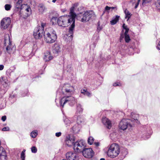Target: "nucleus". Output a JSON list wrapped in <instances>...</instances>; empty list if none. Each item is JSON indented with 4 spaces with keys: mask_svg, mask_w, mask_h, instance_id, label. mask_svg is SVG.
Returning <instances> with one entry per match:
<instances>
[{
    "mask_svg": "<svg viewBox=\"0 0 160 160\" xmlns=\"http://www.w3.org/2000/svg\"><path fill=\"white\" fill-rule=\"evenodd\" d=\"M137 116V115L135 113L132 112L130 115V117L132 118L131 119L125 118L122 119L119 124V128L123 130H124L127 128L129 129L132 127L135 122H137L138 121Z\"/></svg>",
    "mask_w": 160,
    "mask_h": 160,
    "instance_id": "nucleus-1",
    "label": "nucleus"
},
{
    "mask_svg": "<svg viewBox=\"0 0 160 160\" xmlns=\"http://www.w3.org/2000/svg\"><path fill=\"white\" fill-rule=\"evenodd\" d=\"M22 0H18L15 7L17 10L19 11V14L21 17L26 18L31 13L30 7L27 4H22Z\"/></svg>",
    "mask_w": 160,
    "mask_h": 160,
    "instance_id": "nucleus-2",
    "label": "nucleus"
},
{
    "mask_svg": "<svg viewBox=\"0 0 160 160\" xmlns=\"http://www.w3.org/2000/svg\"><path fill=\"white\" fill-rule=\"evenodd\" d=\"M95 17V14L92 10L87 11L78 14L77 15V19L82 22H85L89 21L92 17Z\"/></svg>",
    "mask_w": 160,
    "mask_h": 160,
    "instance_id": "nucleus-3",
    "label": "nucleus"
},
{
    "mask_svg": "<svg viewBox=\"0 0 160 160\" xmlns=\"http://www.w3.org/2000/svg\"><path fill=\"white\" fill-rule=\"evenodd\" d=\"M120 153V148L119 145L116 143H113L109 147L107 154L109 157L114 158L117 157Z\"/></svg>",
    "mask_w": 160,
    "mask_h": 160,
    "instance_id": "nucleus-4",
    "label": "nucleus"
},
{
    "mask_svg": "<svg viewBox=\"0 0 160 160\" xmlns=\"http://www.w3.org/2000/svg\"><path fill=\"white\" fill-rule=\"evenodd\" d=\"M46 23L42 22L41 26H38L34 29L33 31V36L37 39L42 37L44 32V28L46 27Z\"/></svg>",
    "mask_w": 160,
    "mask_h": 160,
    "instance_id": "nucleus-5",
    "label": "nucleus"
},
{
    "mask_svg": "<svg viewBox=\"0 0 160 160\" xmlns=\"http://www.w3.org/2000/svg\"><path fill=\"white\" fill-rule=\"evenodd\" d=\"M43 35H44V40L47 43H52L54 42L57 39V35L54 30H53L50 32H48L46 34L44 33Z\"/></svg>",
    "mask_w": 160,
    "mask_h": 160,
    "instance_id": "nucleus-6",
    "label": "nucleus"
},
{
    "mask_svg": "<svg viewBox=\"0 0 160 160\" xmlns=\"http://www.w3.org/2000/svg\"><path fill=\"white\" fill-rule=\"evenodd\" d=\"M74 7H72L70 8V15H67L70 18L71 20L72 24L69 28V32L71 34L70 36H72L73 34V30L75 27V18L77 17L76 14L74 12Z\"/></svg>",
    "mask_w": 160,
    "mask_h": 160,
    "instance_id": "nucleus-7",
    "label": "nucleus"
},
{
    "mask_svg": "<svg viewBox=\"0 0 160 160\" xmlns=\"http://www.w3.org/2000/svg\"><path fill=\"white\" fill-rule=\"evenodd\" d=\"M70 18L67 16H62L58 19L57 23L59 26L63 27L68 26L72 22Z\"/></svg>",
    "mask_w": 160,
    "mask_h": 160,
    "instance_id": "nucleus-8",
    "label": "nucleus"
},
{
    "mask_svg": "<svg viewBox=\"0 0 160 160\" xmlns=\"http://www.w3.org/2000/svg\"><path fill=\"white\" fill-rule=\"evenodd\" d=\"M75 102V98L72 96L63 97L60 101V106L62 108L63 107L64 105L66 103H68L70 106H72Z\"/></svg>",
    "mask_w": 160,
    "mask_h": 160,
    "instance_id": "nucleus-9",
    "label": "nucleus"
},
{
    "mask_svg": "<svg viewBox=\"0 0 160 160\" xmlns=\"http://www.w3.org/2000/svg\"><path fill=\"white\" fill-rule=\"evenodd\" d=\"M73 148L75 152H82L85 148V143L83 140L77 141L72 145Z\"/></svg>",
    "mask_w": 160,
    "mask_h": 160,
    "instance_id": "nucleus-10",
    "label": "nucleus"
},
{
    "mask_svg": "<svg viewBox=\"0 0 160 160\" xmlns=\"http://www.w3.org/2000/svg\"><path fill=\"white\" fill-rule=\"evenodd\" d=\"M10 26V18L5 17L1 21L0 27L2 30L7 29Z\"/></svg>",
    "mask_w": 160,
    "mask_h": 160,
    "instance_id": "nucleus-11",
    "label": "nucleus"
},
{
    "mask_svg": "<svg viewBox=\"0 0 160 160\" xmlns=\"http://www.w3.org/2000/svg\"><path fill=\"white\" fill-rule=\"evenodd\" d=\"M83 155L86 158H91L94 155V152L91 148H85L82 152Z\"/></svg>",
    "mask_w": 160,
    "mask_h": 160,
    "instance_id": "nucleus-12",
    "label": "nucleus"
},
{
    "mask_svg": "<svg viewBox=\"0 0 160 160\" xmlns=\"http://www.w3.org/2000/svg\"><path fill=\"white\" fill-rule=\"evenodd\" d=\"M75 137L72 135H68L66 137L65 143L69 147H71L74 143Z\"/></svg>",
    "mask_w": 160,
    "mask_h": 160,
    "instance_id": "nucleus-13",
    "label": "nucleus"
},
{
    "mask_svg": "<svg viewBox=\"0 0 160 160\" xmlns=\"http://www.w3.org/2000/svg\"><path fill=\"white\" fill-rule=\"evenodd\" d=\"M67 160H78V157L75 152H68L66 155Z\"/></svg>",
    "mask_w": 160,
    "mask_h": 160,
    "instance_id": "nucleus-14",
    "label": "nucleus"
},
{
    "mask_svg": "<svg viewBox=\"0 0 160 160\" xmlns=\"http://www.w3.org/2000/svg\"><path fill=\"white\" fill-rule=\"evenodd\" d=\"M4 46L6 47V51L8 53H9V51L10 49V37L8 34H5L4 38Z\"/></svg>",
    "mask_w": 160,
    "mask_h": 160,
    "instance_id": "nucleus-15",
    "label": "nucleus"
},
{
    "mask_svg": "<svg viewBox=\"0 0 160 160\" xmlns=\"http://www.w3.org/2000/svg\"><path fill=\"white\" fill-rule=\"evenodd\" d=\"M73 119L74 122L76 121L77 124H80L84 122V119L83 117L82 116L79 115H75L73 117Z\"/></svg>",
    "mask_w": 160,
    "mask_h": 160,
    "instance_id": "nucleus-16",
    "label": "nucleus"
},
{
    "mask_svg": "<svg viewBox=\"0 0 160 160\" xmlns=\"http://www.w3.org/2000/svg\"><path fill=\"white\" fill-rule=\"evenodd\" d=\"M53 57L51 55L50 52L47 51L44 53L43 59L45 62H48L53 59Z\"/></svg>",
    "mask_w": 160,
    "mask_h": 160,
    "instance_id": "nucleus-17",
    "label": "nucleus"
},
{
    "mask_svg": "<svg viewBox=\"0 0 160 160\" xmlns=\"http://www.w3.org/2000/svg\"><path fill=\"white\" fill-rule=\"evenodd\" d=\"M102 123L106 126L107 128L110 129L111 128V122L108 118L105 117H103L102 118Z\"/></svg>",
    "mask_w": 160,
    "mask_h": 160,
    "instance_id": "nucleus-18",
    "label": "nucleus"
},
{
    "mask_svg": "<svg viewBox=\"0 0 160 160\" xmlns=\"http://www.w3.org/2000/svg\"><path fill=\"white\" fill-rule=\"evenodd\" d=\"M61 51V48L59 44L55 43L52 47V51L54 54H58Z\"/></svg>",
    "mask_w": 160,
    "mask_h": 160,
    "instance_id": "nucleus-19",
    "label": "nucleus"
},
{
    "mask_svg": "<svg viewBox=\"0 0 160 160\" xmlns=\"http://www.w3.org/2000/svg\"><path fill=\"white\" fill-rule=\"evenodd\" d=\"M63 121L67 127L70 126V125L74 122L73 119V117L72 118H68L66 117L63 118Z\"/></svg>",
    "mask_w": 160,
    "mask_h": 160,
    "instance_id": "nucleus-20",
    "label": "nucleus"
},
{
    "mask_svg": "<svg viewBox=\"0 0 160 160\" xmlns=\"http://www.w3.org/2000/svg\"><path fill=\"white\" fill-rule=\"evenodd\" d=\"M38 8V12L40 14H43L47 9L44 5L42 3L39 4Z\"/></svg>",
    "mask_w": 160,
    "mask_h": 160,
    "instance_id": "nucleus-21",
    "label": "nucleus"
},
{
    "mask_svg": "<svg viewBox=\"0 0 160 160\" xmlns=\"http://www.w3.org/2000/svg\"><path fill=\"white\" fill-rule=\"evenodd\" d=\"M81 127L80 124H78L76 123L73 126L72 128V130L73 133H77L79 132Z\"/></svg>",
    "mask_w": 160,
    "mask_h": 160,
    "instance_id": "nucleus-22",
    "label": "nucleus"
},
{
    "mask_svg": "<svg viewBox=\"0 0 160 160\" xmlns=\"http://www.w3.org/2000/svg\"><path fill=\"white\" fill-rule=\"evenodd\" d=\"M63 88H65L64 90L67 93L71 92L73 89V87L68 84H65Z\"/></svg>",
    "mask_w": 160,
    "mask_h": 160,
    "instance_id": "nucleus-23",
    "label": "nucleus"
},
{
    "mask_svg": "<svg viewBox=\"0 0 160 160\" xmlns=\"http://www.w3.org/2000/svg\"><path fill=\"white\" fill-rule=\"evenodd\" d=\"M83 109L82 105L80 103L77 104V110L75 115H78L82 113L83 112Z\"/></svg>",
    "mask_w": 160,
    "mask_h": 160,
    "instance_id": "nucleus-24",
    "label": "nucleus"
},
{
    "mask_svg": "<svg viewBox=\"0 0 160 160\" xmlns=\"http://www.w3.org/2000/svg\"><path fill=\"white\" fill-rule=\"evenodd\" d=\"M8 157L4 149L0 152V160H7Z\"/></svg>",
    "mask_w": 160,
    "mask_h": 160,
    "instance_id": "nucleus-25",
    "label": "nucleus"
},
{
    "mask_svg": "<svg viewBox=\"0 0 160 160\" xmlns=\"http://www.w3.org/2000/svg\"><path fill=\"white\" fill-rule=\"evenodd\" d=\"M81 93L88 97H90L92 96V93L88 92L87 89H82L81 90Z\"/></svg>",
    "mask_w": 160,
    "mask_h": 160,
    "instance_id": "nucleus-26",
    "label": "nucleus"
},
{
    "mask_svg": "<svg viewBox=\"0 0 160 160\" xmlns=\"http://www.w3.org/2000/svg\"><path fill=\"white\" fill-rule=\"evenodd\" d=\"M120 16L118 15L116 16L115 17L113 18L112 19L110 23L112 25H114L116 24L119 20Z\"/></svg>",
    "mask_w": 160,
    "mask_h": 160,
    "instance_id": "nucleus-27",
    "label": "nucleus"
},
{
    "mask_svg": "<svg viewBox=\"0 0 160 160\" xmlns=\"http://www.w3.org/2000/svg\"><path fill=\"white\" fill-rule=\"evenodd\" d=\"M124 12L125 14V18H127V21L130 19L131 17L132 14L131 13L128 11L127 9L124 11Z\"/></svg>",
    "mask_w": 160,
    "mask_h": 160,
    "instance_id": "nucleus-28",
    "label": "nucleus"
},
{
    "mask_svg": "<svg viewBox=\"0 0 160 160\" xmlns=\"http://www.w3.org/2000/svg\"><path fill=\"white\" fill-rule=\"evenodd\" d=\"M121 153L122 155L125 157L126 155L128 154V150L126 148H123L121 149Z\"/></svg>",
    "mask_w": 160,
    "mask_h": 160,
    "instance_id": "nucleus-29",
    "label": "nucleus"
},
{
    "mask_svg": "<svg viewBox=\"0 0 160 160\" xmlns=\"http://www.w3.org/2000/svg\"><path fill=\"white\" fill-rule=\"evenodd\" d=\"M38 135V132L37 130H33L30 133V136L33 138H35Z\"/></svg>",
    "mask_w": 160,
    "mask_h": 160,
    "instance_id": "nucleus-30",
    "label": "nucleus"
},
{
    "mask_svg": "<svg viewBox=\"0 0 160 160\" xmlns=\"http://www.w3.org/2000/svg\"><path fill=\"white\" fill-rule=\"evenodd\" d=\"M94 139V138L91 136H90L88 137V143L89 145H92L93 143Z\"/></svg>",
    "mask_w": 160,
    "mask_h": 160,
    "instance_id": "nucleus-31",
    "label": "nucleus"
},
{
    "mask_svg": "<svg viewBox=\"0 0 160 160\" xmlns=\"http://www.w3.org/2000/svg\"><path fill=\"white\" fill-rule=\"evenodd\" d=\"M57 18L56 17H52L51 19V22H52V24H54L57 22Z\"/></svg>",
    "mask_w": 160,
    "mask_h": 160,
    "instance_id": "nucleus-32",
    "label": "nucleus"
},
{
    "mask_svg": "<svg viewBox=\"0 0 160 160\" xmlns=\"http://www.w3.org/2000/svg\"><path fill=\"white\" fill-rule=\"evenodd\" d=\"M26 150L24 149L21 152L20 156V158L22 160H25V152Z\"/></svg>",
    "mask_w": 160,
    "mask_h": 160,
    "instance_id": "nucleus-33",
    "label": "nucleus"
},
{
    "mask_svg": "<svg viewBox=\"0 0 160 160\" xmlns=\"http://www.w3.org/2000/svg\"><path fill=\"white\" fill-rule=\"evenodd\" d=\"M124 35L125 37L124 38L125 42L127 43L129 42L131 40V39L128 34H124Z\"/></svg>",
    "mask_w": 160,
    "mask_h": 160,
    "instance_id": "nucleus-34",
    "label": "nucleus"
},
{
    "mask_svg": "<svg viewBox=\"0 0 160 160\" xmlns=\"http://www.w3.org/2000/svg\"><path fill=\"white\" fill-rule=\"evenodd\" d=\"M116 9V10H117V7H109L108 6H107L105 7V8L104 10L105 11H108L109 10H110V9L111 10V11H112L113 10Z\"/></svg>",
    "mask_w": 160,
    "mask_h": 160,
    "instance_id": "nucleus-35",
    "label": "nucleus"
},
{
    "mask_svg": "<svg viewBox=\"0 0 160 160\" xmlns=\"http://www.w3.org/2000/svg\"><path fill=\"white\" fill-rule=\"evenodd\" d=\"M16 51V47L14 45H12L11 43V53H14Z\"/></svg>",
    "mask_w": 160,
    "mask_h": 160,
    "instance_id": "nucleus-36",
    "label": "nucleus"
},
{
    "mask_svg": "<svg viewBox=\"0 0 160 160\" xmlns=\"http://www.w3.org/2000/svg\"><path fill=\"white\" fill-rule=\"evenodd\" d=\"M31 152L33 153H36L37 152V149L35 146H32L31 148Z\"/></svg>",
    "mask_w": 160,
    "mask_h": 160,
    "instance_id": "nucleus-37",
    "label": "nucleus"
},
{
    "mask_svg": "<svg viewBox=\"0 0 160 160\" xmlns=\"http://www.w3.org/2000/svg\"><path fill=\"white\" fill-rule=\"evenodd\" d=\"M13 92H12V94H11V98H13V102H14L16 100V98L17 96V94L15 93L13 94Z\"/></svg>",
    "mask_w": 160,
    "mask_h": 160,
    "instance_id": "nucleus-38",
    "label": "nucleus"
},
{
    "mask_svg": "<svg viewBox=\"0 0 160 160\" xmlns=\"http://www.w3.org/2000/svg\"><path fill=\"white\" fill-rule=\"evenodd\" d=\"M28 90L27 89H26L25 91L24 92H21V96L22 97H25L28 95Z\"/></svg>",
    "mask_w": 160,
    "mask_h": 160,
    "instance_id": "nucleus-39",
    "label": "nucleus"
},
{
    "mask_svg": "<svg viewBox=\"0 0 160 160\" xmlns=\"http://www.w3.org/2000/svg\"><path fill=\"white\" fill-rule=\"evenodd\" d=\"M121 83L119 82H115L113 84V85L114 87L120 86H121Z\"/></svg>",
    "mask_w": 160,
    "mask_h": 160,
    "instance_id": "nucleus-40",
    "label": "nucleus"
},
{
    "mask_svg": "<svg viewBox=\"0 0 160 160\" xmlns=\"http://www.w3.org/2000/svg\"><path fill=\"white\" fill-rule=\"evenodd\" d=\"M156 5L157 8L160 10V0H157L156 2Z\"/></svg>",
    "mask_w": 160,
    "mask_h": 160,
    "instance_id": "nucleus-41",
    "label": "nucleus"
},
{
    "mask_svg": "<svg viewBox=\"0 0 160 160\" xmlns=\"http://www.w3.org/2000/svg\"><path fill=\"white\" fill-rule=\"evenodd\" d=\"M5 8L7 11L10 10V4H6L5 6Z\"/></svg>",
    "mask_w": 160,
    "mask_h": 160,
    "instance_id": "nucleus-42",
    "label": "nucleus"
},
{
    "mask_svg": "<svg viewBox=\"0 0 160 160\" xmlns=\"http://www.w3.org/2000/svg\"><path fill=\"white\" fill-rule=\"evenodd\" d=\"M152 0H143L142 5H144L145 4L149 3L151 2Z\"/></svg>",
    "mask_w": 160,
    "mask_h": 160,
    "instance_id": "nucleus-43",
    "label": "nucleus"
},
{
    "mask_svg": "<svg viewBox=\"0 0 160 160\" xmlns=\"http://www.w3.org/2000/svg\"><path fill=\"white\" fill-rule=\"evenodd\" d=\"M71 65H68L67 66V71L68 72H70L71 70Z\"/></svg>",
    "mask_w": 160,
    "mask_h": 160,
    "instance_id": "nucleus-44",
    "label": "nucleus"
},
{
    "mask_svg": "<svg viewBox=\"0 0 160 160\" xmlns=\"http://www.w3.org/2000/svg\"><path fill=\"white\" fill-rule=\"evenodd\" d=\"M157 42H158V46H157V48L160 50V39L158 40L157 41Z\"/></svg>",
    "mask_w": 160,
    "mask_h": 160,
    "instance_id": "nucleus-45",
    "label": "nucleus"
},
{
    "mask_svg": "<svg viewBox=\"0 0 160 160\" xmlns=\"http://www.w3.org/2000/svg\"><path fill=\"white\" fill-rule=\"evenodd\" d=\"M9 130V128L8 127H4L2 129V131H8Z\"/></svg>",
    "mask_w": 160,
    "mask_h": 160,
    "instance_id": "nucleus-46",
    "label": "nucleus"
},
{
    "mask_svg": "<svg viewBox=\"0 0 160 160\" xmlns=\"http://www.w3.org/2000/svg\"><path fill=\"white\" fill-rule=\"evenodd\" d=\"M61 134L62 133L61 132H57L56 133L55 136L57 137H59L61 135Z\"/></svg>",
    "mask_w": 160,
    "mask_h": 160,
    "instance_id": "nucleus-47",
    "label": "nucleus"
},
{
    "mask_svg": "<svg viewBox=\"0 0 160 160\" xmlns=\"http://www.w3.org/2000/svg\"><path fill=\"white\" fill-rule=\"evenodd\" d=\"M6 116L5 115L2 117L1 118V119L2 121L4 122L6 119Z\"/></svg>",
    "mask_w": 160,
    "mask_h": 160,
    "instance_id": "nucleus-48",
    "label": "nucleus"
},
{
    "mask_svg": "<svg viewBox=\"0 0 160 160\" xmlns=\"http://www.w3.org/2000/svg\"><path fill=\"white\" fill-rule=\"evenodd\" d=\"M122 28L123 29H126L128 28L127 26L125 24L123 23L122 25Z\"/></svg>",
    "mask_w": 160,
    "mask_h": 160,
    "instance_id": "nucleus-49",
    "label": "nucleus"
},
{
    "mask_svg": "<svg viewBox=\"0 0 160 160\" xmlns=\"http://www.w3.org/2000/svg\"><path fill=\"white\" fill-rule=\"evenodd\" d=\"M125 31L124 32V34H128V32L129 30V28H128L126 29H125Z\"/></svg>",
    "mask_w": 160,
    "mask_h": 160,
    "instance_id": "nucleus-50",
    "label": "nucleus"
},
{
    "mask_svg": "<svg viewBox=\"0 0 160 160\" xmlns=\"http://www.w3.org/2000/svg\"><path fill=\"white\" fill-rule=\"evenodd\" d=\"M11 68H12V69H11V70H12V72H13V70H15L16 69V67L15 66H13L12 67H11Z\"/></svg>",
    "mask_w": 160,
    "mask_h": 160,
    "instance_id": "nucleus-51",
    "label": "nucleus"
},
{
    "mask_svg": "<svg viewBox=\"0 0 160 160\" xmlns=\"http://www.w3.org/2000/svg\"><path fill=\"white\" fill-rule=\"evenodd\" d=\"M94 144L97 147H98L99 145V143L98 142H95Z\"/></svg>",
    "mask_w": 160,
    "mask_h": 160,
    "instance_id": "nucleus-52",
    "label": "nucleus"
},
{
    "mask_svg": "<svg viewBox=\"0 0 160 160\" xmlns=\"http://www.w3.org/2000/svg\"><path fill=\"white\" fill-rule=\"evenodd\" d=\"M4 68V66L2 65H0V70H2Z\"/></svg>",
    "mask_w": 160,
    "mask_h": 160,
    "instance_id": "nucleus-53",
    "label": "nucleus"
},
{
    "mask_svg": "<svg viewBox=\"0 0 160 160\" xmlns=\"http://www.w3.org/2000/svg\"><path fill=\"white\" fill-rule=\"evenodd\" d=\"M101 29V28H100V26L99 27L98 26V28H97V31L99 32Z\"/></svg>",
    "mask_w": 160,
    "mask_h": 160,
    "instance_id": "nucleus-54",
    "label": "nucleus"
},
{
    "mask_svg": "<svg viewBox=\"0 0 160 160\" xmlns=\"http://www.w3.org/2000/svg\"><path fill=\"white\" fill-rule=\"evenodd\" d=\"M78 5V3H74L73 4V6L72 7H74V8L75 7H77Z\"/></svg>",
    "mask_w": 160,
    "mask_h": 160,
    "instance_id": "nucleus-55",
    "label": "nucleus"
},
{
    "mask_svg": "<svg viewBox=\"0 0 160 160\" xmlns=\"http://www.w3.org/2000/svg\"><path fill=\"white\" fill-rule=\"evenodd\" d=\"M139 3H137L136 4V5H135V8H137V7H138V5H139Z\"/></svg>",
    "mask_w": 160,
    "mask_h": 160,
    "instance_id": "nucleus-56",
    "label": "nucleus"
},
{
    "mask_svg": "<svg viewBox=\"0 0 160 160\" xmlns=\"http://www.w3.org/2000/svg\"><path fill=\"white\" fill-rule=\"evenodd\" d=\"M123 38V35L122 34H121L120 35V40H121Z\"/></svg>",
    "mask_w": 160,
    "mask_h": 160,
    "instance_id": "nucleus-57",
    "label": "nucleus"
},
{
    "mask_svg": "<svg viewBox=\"0 0 160 160\" xmlns=\"http://www.w3.org/2000/svg\"><path fill=\"white\" fill-rule=\"evenodd\" d=\"M29 54H30V53H29L28 54V55L26 56H25V57L26 58V60H28V59L30 58V57L28 58V56L29 55Z\"/></svg>",
    "mask_w": 160,
    "mask_h": 160,
    "instance_id": "nucleus-58",
    "label": "nucleus"
},
{
    "mask_svg": "<svg viewBox=\"0 0 160 160\" xmlns=\"http://www.w3.org/2000/svg\"><path fill=\"white\" fill-rule=\"evenodd\" d=\"M47 66V65L46 64H44L43 65V67L44 68V69H45L46 68Z\"/></svg>",
    "mask_w": 160,
    "mask_h": 160,
    "instance_id": "nucleus-59",
    "label": "nucleus"
},
{
    "mask_svg": "<svg viewBox=\"0 0 160 160\" xmlns=\"http://www.w3.org/2000/svg\"><path fill=\"white\" fill-rule=\"evenodd\" d=\"M57 0H53L52 2L53 3H55Z\"/></svg>",
    "mask_w": 160,
    "mask_h": 160,
    "instance_id": "nucleus-60",
    "label": "nucleus"
},
{
    "mask_svg": "<svg viewBox=\"0 0 160 160\" xmlns=\"http://www.w3.org/2000/svg\"><path fill=\"white\" fill-rule=\"evenodd\" d=\"M100 160H105V159L104 158H101Z\"/></svg>",
    "mask_w": 160,
    "mask_h": 160,
    "instance_id": "nucleus-61",
    "label": "nucleus"
},
{
    "mask_svg": "<svg viewBox=\"0 0 160 160\" xmlns=\"http://www.w3.org/2000/svg\"><path fill=\"white\" fill-rule=\"evenodd\" d=\"M38 76H37L35 78H38Z\"/></svg>",
    "mask_w": 160,
    "mask_h": 160,
    "instance_id": "nucleus-62",
    "label": "nucleus"
},
{
    "mask_svg": "<svg viewBox=\"0 0 160 160\" xmlns=\"http://www.w3.org/2000/svg\"><path fill=\"white\" fill-rule=\"evenodd\" d=\"M140 1V0H138V2L137 3H139Z\"/></svg>",
    "mask_w": 160,
    "mask_h": 160,
    "instance_id": "nucleus-63",
    "label": "nucleus"
},
{
    "mask_svg": "<svg viewBox=\"0 0 160 160\" xmlns=\"http://www.w3.org/2000/svg\"><path fill=\"white\" fill-rule=\"evenodd\" d=\"M22 41H21V47H22Z\"/></svg>",
    "mask_w": 160,
    "mask_h": 160,
    "instance_id": "nucleus-64",
    "label": "nucleus"
}]
</instances>
